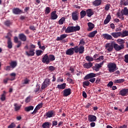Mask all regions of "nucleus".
Listing matches in <instances>:
<instances>
[{"instance_id": "nucleus-19", "label": "nucleus", "mask_w": 128, "mask_h": 128, "mask_svg": "<svg viewBox=\"0 0 128 128\" xmlns=\"http://www.w3.org/2000/svg\"><path fill=\"white\" fill-rule=\"evenodd\" d=\"M12 12L14 14H20L22 12V10L19 8H14L12 9Z\"/></svg>"}, {"instance_id": "nucleus-57", "label": "nucleus", "mask_w": 128, "mask_h": 128, "mask_svg": "<svg viewBox=\"0 0 128 128\" xmlns=\"http://www.w3.org/2000/svg\"><path fill=\"white\" fill-rule=\"evenodd\" d=\"M112 86H114V82L112 81L110 82L107 84V86H108V88H112Z\"/></svg>"}, {"instance_id": "nucleus-62", "label": "nucleus", "mask_w": 128, "mask_h": 128, "mask_svg": "<svg viewBox=\"0 0 128 128\" xmlns=\"http://www.w3.org/2000/svg\"><path fill=\"white\" fill-rule=\"evenodd\" d=\"M30 102V96H28L26 99H25V102L28 104V102Z\"/></svg>"}, {"instance_id": "nucleus-32", "label": "nucleus", "mask_w": 128, "mask_h": 128, "mask_svg": "<svg viewBox=\"0 0 128 128\" xmlns=\"http://www.w3.org/2000/svg\"><path fill=\"white\" fill-rule=\"evenodd\" d=\"M124 80H125L124 78L115 80H114V84H122V82H124Z\"/></svg>"}, {"instance_id": "nucleus-56", "label": "nucleus", "mask_w": 128, "mask_h": 128, "mask_svg": "<svg viewBox=\"0 0 128 128\" xmlns=\"http://www.w3.org/2000/svg\"><path fill=\"white\" fill-rule=\"evenodd\" d=\"M42 106H44V103L42 102L36 106V108H37L38 110H40V108H42Z\"/></svg>"}, {"instance_id": "nucleus-33", "label": "nucleus", "mask_w": 128, "mask_h": 128, "mask_svg": "<svg viewBox=\"0 0 128 128\" xmlns=\"http://www.w3.org/2000/svg\"><path fill=\"white\" fill-rule=\"evenodd\" d=\"M48 58H49L50 62H54V60H56V57L54 56V55L50 54L48 56Z\"/></svg>"}, {"instance_id": "nucleus-39", "label": "nucleus", "mask_w": 128, "mask_h": 128, "mask_svg": "<svg viewBox=\"0 0 128 128\" xmlns=\"http://www.w3.org/2000/svg\"><path fill=\"white\" fill-rule=\"evenodd\" d=\"M38 46L39 48H40V50H46V46H42V42H40V41H38Z\"/></svg>"}, {"instance_id": "nucleus-2", "label": "nucleus", "mask_w": 128, "mask_h": 128, "mask_svg": "<svg viewBox=\"0 0 128 128\" xmlns=\"http://www.w3.org/2000/svg\"><path fill=\"white\" fill-rule=\"evenodd\" d=\"M75 48V54H78V52L80 54H82L84 52V46H74Z\"/></svg>"}, {"instance_id": "nucleus-49", "label": "nucleus", "mask_w": 128, "mask_h": 128, "mask_svg": "<svg viewBox=\"0 0 128 128\" xmlns=\"http://www.w3.org/2000/svg\"><path fill=\"white\" fill-rule=\"evenodd\" d=\"M4 24L6 26H10L12 24V22L10 20H6L4 22Z\"/></svg>"}, {"instance_id": "nucleus-37", "label": "nucleus", "mask_w": 128, "mask_h": 128, "mask_svg": "<svg viewBox=\"0 0 128 128\" xmlns=\"http://www.w3.org/2000/svg\"><path fill=\"white\" fill-rule=\"evenodd\" d=\"M128 36V31L124 30L122 33L120 32V36L122 38H124V36Z\"/></svg>"}, {"instance_id": "nucleus-15", "label": "nucleus", "mask_w": 128, "mask_h": 128, "mask_svg": "<svg viewBox=\"0 0 128 128\" xmlns=\"http://www.w3.org/2000/svg\"><path fill=\"white\" fill-rule=\"evenodd\" d=\"M18 38L22 40V42H26V36L24 33H21L18 34Z\"/></svg>"}, {"instance_id": "nucleus-20", "label": "nucleus", "mask_w": 128, "mask_h": 128, "mask_svg": "<svg viewBox=\"0 0 128 128\" xmlns=\"http://www.w3.org/2000/svg\"><path fill=\"white\" fill-rule=\"evenodd\" d=\"M58 14H56V11L54 10L51 12L50 18L51 20H56L58 18Z\"/></svg>"}, {"instance_id": "nucleus-29", "label": "nucleus", "mask_w": 128, "mask_h": 128, "mask_svg": "<svg viewBox=\"0 0 128 128\" xmlns=\"http://www.w3.org/2000/svg\"><path fill=\"white\" fill-rule=\"evenodd\" d=\"M96 34H98V30H94L92 32H90L89 34H88V38H94Z\"/></svg>"}, {"instance_id": "nucleus-4", "label": "nucleus", "mask_w": 128, "mask_h": 128, "mask_svg": "<svg viewBox=\"0 0 128 128\" xmlns=\"http://www.w3.org/2000/svg\"><path fill=\"white\" fill-rule=\"evenodd\" d=\"M104 61H102L100 64H96L95 66L92 67L93 70H96V72H98L100 68H101L102 66H104Z\"/></svg>"}, {"instance_id": "nucleus-44", "label": "nucleus", "mask_w": 128, "mask_h": 128, "mask_svg": "<svg viewBox=\"0 0 128 128\" xmlns=\"http://www.w3.org/2000/svg\"><path fill=\"white\" fill-rule=\"evenodd\" d=\"M90 82L88 81H84L82 82V86L83 88H86V86H90Z\"/></svg>"}, {"instance_id": "nucleus-14", "label": "nucleus", "mask_w": 128, "mask_h": 128, "mask_svg": "<svg viewBox=\"0 0 128 128\" xmlns=\"http://www.w3.org/2000/svg\"><path fill=\"white\" fill-rule=\"evenodd\" d=\"M44 116H46L47 118H50L54 116H56V114L53 110H50L47 112Z\"/></svg>"}, {"instance_id": "nucleus-36", "label": "nucleus", "mask_w": 128, "mask_h": 128, "mask_svg": "<svg viewBox=\"0 0 128 128\" xmlns=\"http://www.w3.org/2000/svg\"><path fill=\"white\" fill-rule=\"evenodd\" d=\"M18 64L16 63V61H12L10 63V66L12 68H14Z\"/></svg>"}, {"instance_id": "nucleus-8", "label": "nucleus", "mask_w": 128, "mask_h": 128, "mask_svg": "<svg viewBox=\"0 0 128 128\" xmlns=\"http://www.w3.org/2000/svg\"><path fill=\"white\" fill-rule=\"evenodd\" d=\"M114 48L116 52H120V50H124V48L123 45H118V44L114 43Z\"/></svg>"}, {"instance_id": "nucleus-1", "label": "nucleus", "mask_w": 128, "mask_h": 128, "mask_svg": "<svg viewBox=\"0 0 128 128\" xmlns=\"http://www.w3.org/2000/svg\"><path fill=\"white\" fill-rule=\"evenodd\" d=\"M107 68L110 73L114 72L118 70V68L116 66V64L114 62H108L107 64Z\"/></svg>"}, {"instance_id": "nucleus-28", "label": "nucleus", "mask_w": 128, "mask_h": 128, "mask_svg": "<svg viewBox=\"0 0 128 128\" xmlns=\"http://www.w3.org/2000/svg\"><path fill=\"white\" fill-rule=\"evenodd\" d=\"M102 4V0H96L93 2V6H98Z\"/></svg>"}, {"instance_id": "nucleus-48", "label": "nucleus", "mask_w": 128, "mask_h": 128, "mask_svg": "<svg viewBox=\"0 0 128 128\" xmlns=\"http://www.w3.org/2000/svg\"><path fill=\"white\" fill-rule=\"evenodd\" d=\"M121 4H123V6H128V0L124 1V0H121L120 1Z\"/></svg>"}, {"instance_id": "nucleus-41", "label": "nucleus", "mask_w": 128, "mask_h": 128, "mask_svg": "<svg viewBox=\"0 0 128 128\" xmlns=\"http://www.w3.org/2000/svg\"><path fill=\"white\" fill-rule=\"evenodd\" d=\"M85 58L86 60H87V62H94V58L90 56H86Z\"/></svg>"}, {"instance_id": "nucleus-53", "label": "nucleus", "mask_w": 128, "mask_h": 128, "mask_svg": "<svg viewBox=\"0 0 128 128\" xmlns=\"http://www.w3.org/2000/svg\"><path fill=\"white\" fill-rule=\"evenodd\" d=\"M14 80V78L11 79L9 78H6L4 80V83L6 84H8V80Z\"/></svg>"}, {"instance_id": "nucleus-23", "label": "nucleus", "mask_w": 128, "mask_h": 128, "mask_svg": "<svg viewBox=\"0 0 128 128\" xmlns=\"http://www.w3.org/2000/svg\"><path fill=\"white\" fill-rule=\"evenodd\" d=\"M86 14H87L88 16L90 18L92 16H94V11L92 8L88 9L86 11Z\"/></svg>"}, {"instance_id": "nucleus-21", "label": "nucleus", "mask_w": 128, "mask_h": 128, "mask_svg": "<svg viewBox=\"0 0 128 128\" xmlns=\"http://www.w3.org/2000/svg\"><path fill=\"white\" fill-rule=\"evenodd\" d=\"M68 36V34H63L60 36H58L56 40L58 42H60V40H64Z\"/></svg>"}, {"instance_id": "nucleus-64", "label": "nucleus", "mask_w": 128, "mask_h": 128, "mask_svg": "<svg viewBox=\"0 0 128 128\" xmlns=\"http://www.w3.org/2000/svg\"><path fill=\"white\" fill-rule=\"evenodd\" d=\"M124 62L128 64V54L124 56Z\"/></svg>"}, {"instance_id": "nucleus-60", "label": "nucleus", "mask_w": 128, "mask_h": 128, "mask_svg": "<svg viewBox=\"0 0 128 128\" xmlns=\"http://www.w3.org/2000/svg\"><path fill=\"white\" fill-rule=\"evenodd\" d=\"M15 126H16V124L12 122L8 126V128H14Z\"/></svg>"}, {"instance_id": "nucleus-40", "label": "nucleus", "mask_w": 128, "mask_h": 128, "mask_svg": "<svg viewBox=\"0 0 128 128\" xmlns=\"http://www.w3.org/2000/svg\"><path fill=\"white\" fill-rule=\"evenodd\" d=\"M80 16L81 18H84L86 16V12L84 10H82L80 12Z\"/></svg>"}, {"instance_id": "nucleus-16", "label": "nucleus", "mask_w": 128, "mask_h": 128, "mask_svg": "<svg viewBox=\"0 0 128 128\" xmlns=\"http://www.w3.org/2000/svg\"><path fill=\"white\" fill-rule=\"evenodd\" d=\"M14 42L15 44H18L16 46V48H20L22 46V41L18 40V38L17 36L14 37Z\"/></svg>"}, {"instance_id": "nucleus-27", "label": "nucleus", "mask_w": 128, "mask_h": 128, "mask_svg": "<svg viewBox=\"0 0 128 128\" xmlns=\"http://www.w3.org/2000/svg\"><path fill=\"white\" fill-rule=\"evenodd\" d=\"M83 66L84 68H90L92 66V64L91 62L85 63L84 64Z\"/></svg>"}, {"instance_id": "nucleus-6", "label": "nucleus", "mask_w": 128, "mask_h": 128, "mask_svg": "<svg viewBox=\"0 0 128 128\" xmlns=\"http://www.w3.org/2000/svg\"><path fill=\"white\" fill-rule=\"evenodd\" d=\"M76 52V49L74 48H71L68 49L66 52V54H67V56H72Z\"/></svg>"}, {"instance_id": "nucleus-47", "label": "nucleus", "mask_w": 128, "mask_h": 128, "mask_svg": "<svg viewBox=\"0 0 128 128\" xmlns=\"http://www.w3.org/2000/svg\"><path fill=\"white\" fill-rule=\"evenodd\" d=\"M30 80L28 78H25L24 80L23 84H30Z\"/></svg>"}, {"instance_id": "nucleus-42", "label": "nucleus", "mask_w": 128, "mask_h": 128, "mask_svg": "<svg viewBox=\"0 0 128 128\" xmlns=\"http://www.w3.org/2000/svg\"><path fill=\"white\" fill-rule=\"evenodd\" d=\"M14 110L16 112H18V110H20L22 106H18V104H14Z\"/></svg>"}, {"instance_id": "nucleus-45", "label": "nucleus", "mask_w": 128, "mask_h": 128, "mask_svg": "<svg viewBox=\"0 0 128 128\" xmlns=\"http://www.w3.org/2000/svg\"><path fill=\"white\" fill-rule=\"evenodd\" d=\"M34 110V106H29L25 108L26 112H30V110Z\"/></svg>"}, {"instance_id": "nucleus-34", "label": "nucleus", "mask_w": 128, "mask_h": 128, "mask_svg": "<svg viewBox=\"0 0 128 128\" xmlns=\"http://www.w3.org/2000/svg\"><path fill=\"white\" fill-rule=\"evenodd\" d=\"M7 48L10 50V48H12V40H8L7 42Z\"/></svg>"}, {"instance_id": "nucleus-7", "label": "nucleus", "mask_w": 128, "mask_h": 128, "mask_svg": "<svg viewBox=\"0 0 128 128\" xmlns=\"http://www.w3.org/2000/svg\"><path fill=\"white\" fill-rule=\"evenodd\" d=\"M42 62H43V64H50V62L48 58V54H46L42 58Z\"/></svg>"}, {"instance_id": "nucleus-51", "label": "nucleus", "mask_w": 128, "mask_h": 128, "mask_svg": "<svg viewBox=\"0 0 128 128\" xmlns=\"http://www.w3.org/2000/svg\"><path fill=\"white\" fill-rule=\"evenodd\" d=\"M11 36H12V34H10V32H8L7 34V36H6V38H7L8 40H12V39L10 38Z\"/></svg>"}, {"instance_id": "nucleus-5", "label": "nucleus", "mask_w": 128, "mask_h": 128, "mask_svg": "<svg viewBox=\"0 0 128 128\" xmlns=\"http://www.w3.org/2000/svg\"><path fill=\"white\" fill-rule=\"evenodd\" d=\"M106 48H107V50H108V52H112V50H114V43H108L106 45Z\"/></svg>"}, {"instance_id": "nucleus-55", "label": "nucleus", "mask_w": 128, "mask_h": 128, "mask_svg": "<svg viewBox=\"0 0 128 128\" xmlns=\"http://www.w3.org/2000/svg\"><path fill=\"white\" fill-rule=\"evenodd\" d=\"M98 62H100V60H104V56H101L96 59Z\"/></svg>"}, {"instance_id": "nucleus-11", "label": "nucleus", "mask_w": 128, "mask_h": 128, "mask_svg": "<svg viewBox=\"0 0 128 128\" xmlns=\"http://www.w3.org/2000/svg\"><path fill=\"white\" fill-rule=\"evenodd\" d=\"M96 74L94 73H90L88 74H86L84 77V80H90V78H96Z\"/></svg>"}, {"instance_id": "nucleus-17", "label": "nucleus", "mask_w": 128, "mask_h": 128, "mask_svg": "<svg viewBox=\"0 0 128 128\" xmlns=\"http://www.w3.org/2000/svg\"><path fill=\"white\" fill-rule=\"evenodd\" d=\"M88 28L87 30L88 32H92L94 28V24H92L91 22H89L88 23Z\"/></svg>"}, {"instance_id": "nucleus-31", "label": "nucleus", "mask_w": 128, "mask_h": 128, "mask_svg": "<svg viewBox=\"0 0 128 128\" xmlns=\"http://www.w3.org/2000/svg\"><path fill=\"white\" fill-rule=\"evenodd\" d=\"M66 83L58 85V88L59 90H64V88H66Z\"/></svg>"}, {"instance_id": "nucleus-59", "label": "nucleus", "mask_w": 128, "mask_h": 128, "mask_svg": "<svg viewBox=\"0 0 128 128\" xmlns=\"http://www.w3.org/2000/svg\"><path fill=\"white\" fill-rule=\"evenodd\" d=\"M110 4H106L104 8L105 10H108L110 8Z\"/></svg>"}, {"instance_id": "nucleus-61", "label": "nucleus", "mask_w": 128, "mask_h": 128, "mask_svg": "<svg viewBox=\"0 0 128 128\" xmlns=\"http://www.w3.org/2000/svg\"><path fill=\"white\" fill-rule=\"evenodd\" d=\"M58 126V121L57 120L52 121V126Z\"/></svg>"}, {"instance_id": "nucleus-25", "label": "nucleus", "mask_w": 128, "mask_h": 128, "mask_svg": "<svg viewBox=\"0 0 128 128\" xmlns=\"http://www.w3.org/2000/svg\"><path fill=\"white\" fill-rule=\"evenodd\" d=\"M122 16H128V8L125 7L121 10Z\"/></svg>"}, {"instance_id": "nucleus-18", "label": "nucleus", "mask_w": 128, "mask_h": 128, "mask_svg": "<svg viewBox=\"0 0 128 128\" xmlns=\"http://www.w3.org/2000/svg\"><path fill=\"white\" fill-rule=\"evenodd\" d=\"M88 120L90 122H94L96 120V116L94 115H88Z\"/></svg>"}, {"instance_id": "nucleus-52", "label": "nucleus", "mask_w": 128, "mask_h": 128, "mask_svg": "<svg viewBox=\"0 0 128 128\" xmlns=\"http://www.w3.org/2000/svg\"><path fill=\"white\" fill-rule=\"evenodd\" d=\"M50 12V7H46L45 10V14H48Z\"/></svg>"}, {"instance_id": "nucleus-38", "label": "nucleus", "mask_w": 128, "mask_h": 128, "mask_svg": "<svg viewBox=\"0 0 128 128\" xmlns=\"http://www.w3.org/2000/svg\"><path fill=\"white\" fill-rule=\"evenodd\" d=\"M40 86L38 84L36 85V88H35L34 92L36 94H40Z\"/></svg>"}, {"instance_id": "nucleus-3", "label": "nucleus", "mask_w": 128, "mask_h": 128, "mask_svg": "<svg viewBox=\"0 0 128 128\" xmlns=\"http://www.w3.org/2000/svg\"><path fill=\"white\" fill-rule=\"evenodd\" d=\"M50 84V80L49 78H46L42 84L41 88L42 90H44L45 88H46Z\"/></svg>"}, {"instance_id": "nucleus-24", "label": "nucleus", "mask_w": 128, "mask_h": 128, "mask_svg": "<svg viewBox=\"0 0 128 128\" xmlns=\"http://www.w3.org/2000/svg\"><path fill=\"white\" fill-rule=\"evenodd\" d=\"M66 34H70V32H74V26H68L65 30Z\"/></svg>"}, {"instance_id": "nucleus-63", "label": "nucleus", "mask_w": 128, "mask_h": 128, "mask_svg": "<svg viewBox=\"0 0 128 128\" xmlns=\"http://www.w3.org/2000/svg\"><path fill=\"white\" fill-rule=\"evenodd\" d=\"M48 70L50 72H53V70H56V68L54 66H50L48 67Z\"/></svg>"}, {"instance_id": "nucleus-30", "label": "nucleus", "mask_w": 128, "mask_h": 128, "mask_svg": "<svg viewBox=\"0 0 128 128\" xmlns=\"http://www.w3.org/2000/svg\"><path fill=\"white\" fill-rule=\"evenodd\" d=\"M116 42L118 44H120V46H123V48H124V40L122 39H118Z\"/></svg>"}, {"instance_id": "nucleus-58", "label": "nucleus", "mask_w": 128, "mask_h": 128, "mask_svg": "<svg viewBox=\"0 0 128 128\" xmlns=\"http://www.w3.org/2000/svg\"><path fill=\"white\" fill-rule=\"evenodd\" d=\"M0 100L2 102L6 100V95L4 94H2Z\"/></svg>"}, {"instance_id": "nucleus-43", "label": "nucleus", "mask_w": 128, "mask_h": 128, "mask_svg": "<svg viewBox=\"0 0 128 128\" xmlns=\"http://www.w3.org/2000/svg\"><path fill=\"white\" fill-rule=\"evenodd\" d=\"M66 22V18L64 17H62L59 20V24H64V23Z\"/></svg>"}, {"instance_id": "nucleus-50", "label": "nucleus", "mask_w": 128, "mask_h": 128, "mask_svg": "<svg viewBox=\"0 0 128 128\" xmlns=\"http://www.w3.org/2000/svg\"><path fill=\"white\" fill-rule=\"evenodd\" d=\"M36 56H40L42 54V50H36Z\"/></svg>"}, {"instance_id": "nucleus-46", "label": "nucleus", "mask_w": 128, "mask_h": 128, "mask_svg": "<svg viewBox=\"0 0 128 128\" xmlns=\"http://www.w3.org/2000/svg\"><path fill=\"white\" fill-rule=\"evenodd\" d=\"M80 30V26H73V31L74 32H78Z\"/></svg>"}, {"instance_id": "nucleus-26", "label": "nucleus", "mask_w": 128, "mask_h": 128, "mask_svg": "<svg viewBox=\"0 0 128 128\" xmlns=\"http://www.w3.org/2000/svg\"><path fill=\"white\" fill-rule=\"evenodd\" d=\"M111 36L114 38H118L120 36V32H113L111 33Z\"/></svg>"}, {"instance_id": "nucleus-10", "label": "nucleus", "mask_w": 128, "mask_h": 128, "mask_svg": "<svg viewBox=\"0 0 128 128\" xmlns=\"http://www.w3.org/2000/svg\"><path fill=\"white\" fill-rule=\"evenodd\" d=\"M72 94V90L70 88L65 89L63 90V96H68Z\"/></svg>"}, {"instance_id": "nucleus-22", "label": "nucleus", "mask_w": 128, "mask_h": 128, "mask_svg": "<svg viewBox=\"0 0 128 128\" xmlns=\"http://www.w3.org/2000/svg\"><path fill=\"white\" fill-rule=\"evenodd\" d=\"M102 36L104 38H105L106 40H114V39H112V36L111 35H110L109 34H102Z\"/></svg>"}, {"instance_id": "nucleus-12", "label": "nucleus", "mask_w": 128, "mask_h": 128, "mask_svg": "<svg viewBox=\"0 0 128 128\" xmlns=\"http://www.w3.org/2000/svg\"><path fill=\"white\" fill-rule=\"evenodd\" d=\"M72 20L75 22L76 20H78V14L76 11L72 12Z\"/></svg>"}, {"instance_id": "nucleus-54", "label": "nucleus", "mask_w": 128, "mask_h": 128, "mask_svg": "<svg viewBox=\"0 0 128 128\" xmlns=\"http://www.w3.org/2000/svg\"><path fill=\"white\" fill-rule=\"evenodd\" d=\"M84 44H86V42H84V39H82L81 40H80L79 46H84Z\"/></svg>"}, {"instance_id": "nucleus-35", "label": "nucleus", "mask_w": 128, "mask_h": 128, "mask_svg": "<svg viewBox=\"0 0 128 128\" xmlns=\"http://www.w3.org/2000/svg\"><path fill=\"white\" fill-rule=\"evenodd\" d=\"M50 122H45L42 124V128H50Z\"/></svg>"}, {"instance_id": "nucleus-9", "label": "nucleus", "mask_w": 128, "mask_h": 128, "mask_svg": "<svg viewBox=\"0 0 128 128\" xmlns=\"http://www.w3.org/2000/svg\"><path fill=\"white\" fill-rule=\"evenodd\" d=\"M35 50H36L34 49L30 48L29 51L26 52V54L28 56H34L35 54V53H34Z\"/></svg>"}, {"instance_id": "nucleus-13", "label": "nucleus", "mask_w": 128, "mask_h": 128, "mask_svg": "<svg viewBox=\"0 0 128 128\" xmlns=\"http://www.w3.org/2000/svg\"><path fill=\"white\" fill-rule=\"evenodd\" d=\"M128 94V88H124L120 92L119 94L120 96H126V94Z\"/></svg>"}]
</instances>
